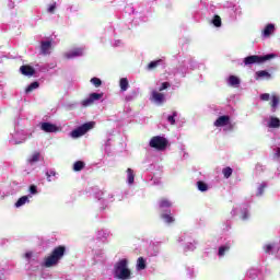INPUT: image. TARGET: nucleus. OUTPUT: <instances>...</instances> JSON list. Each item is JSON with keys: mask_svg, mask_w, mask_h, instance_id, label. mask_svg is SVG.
Instances as JSON below:
<instances>
[{"mask_svg": "<svg viewBox=\"0 0 280 280\" xmlns=\"http://www.w3.org/2000/svg\"><path fill=\"white\" fill-rule=\"evenodd\" d=\"M65 253H67V247L65 245H59L55 247L51 254L45 258L44 266L46 268H51L52 266H58L60 259L65 257Z\"/></svg>", "mask_w": 280, "mask_h": 280, "instance_id": "obj_1", "label": "nucleus"}, {"mask_svg": "<svg viewBox=\"0 0 280 280\" xmlns=\"http://www.w3.org/2000/svg\"><path fill=\"white\" fill-rule=\"evenodd\" d=\"M132 272L128 269V259L124 258L117 261L114 266L115 279L128 280Z\"/></svg>", "mask_w": 280, "mask_h": 280, "instance_id": "obj_2", "label": "nucleus"}, {"mask_svg": "<svg viewBox=\"0 0 280 280\" xmlns=\"http://www.w3.org/2000/svg\"><path fill=\"white\" fill-rule=\"evenodd\" d=\"M168 141L165 137L161 136H154L151 138L149 145L150 148H153L154 150H158V152H163L167 150Z\"/></svg>", "mask_w": 280, "mask_h": 280, "instance_id": "obj_3", "label": "nucleus"}, {"mask_svg": "<svg viewBox=\"0 0 280 280\" xmlns=\"http://www.w3.org/2000/svg\"><path fill=\"white\" fill-rule=\"evenodd\" d=\"M276 56V54H269L265 56L252 55L244 58V65H260V62H266V60H272V58Z\"/></svg>", "mask_w": 280, "mask_h": 280, "instance_id": "obj_4", "label": "nucleus"}, {"mask_svg": "<svg viewBox=\"0 0 280 280\" xmlns=\"http://www.w3.org/2000/svg\"><path fill=\"white\" fill-rule=\"evenodd\" d=\"M94 126H95V122L93 121L85 122L80 127H78L77 129L72 130L70 133V137H72V139L84 137V135H86L89 130H93Z\"/></svg>", "mask_w": 280, "mask_h": 280, "instance_id": "obj_5", "label": "nucleus"}, {"mask_svg": "<svg viewBox=\"0 0 280 280\" xmlns=\"http://www.w3.org/2000/svg\"><path fill=\"white\" fill-rule=\"evenodd\" d=\"M213 126L215 128H224V126H229L230 130H233V125H231V116L223 115L215 119Z\"/></svg>", "mask_w": 280, "mask_h": 280, "instance_id": "obj_6", "label": "nucleus"}, {"mask_svg": "<svg viewBox=\"0 0 280 280\" xmlns=\"http://www.w3.org/2000/svg\"><path fill=\"white\" fill-rule=\"evenodd\" d=\"M104 97V93H91L90 96L81 102L84 108L89 106H93L94 102L102 100Z\"/></svg>", "mask_w": 280, "mask_h": 280, "instance_id": "obj_7", "label": "nucleus"}, {"mask_svg": "<svg viewBox=\"0 0 280 280\" xmlns=\"http://www.w3.org/2000/svg\"><path fill=\"white\" fill-rule=\"evenodd\" d=\"M80 56H84V49L83 48H74V49L63 54V57L66 58V60H71L73 58H79Z\"/></svg>", "mask_w": 280, "mask_h": 280, "instance_id": "obj_8", "label": "nucleus"}, {"mask_svg": "<svg viewBox=\"0 0 280 280\" xmlns=\"http://www.w3.org/2000/svg\"><path fill=\"white\" fill-rule=\"evenodd\" d=\"M39 54L42 56H49V54H51V42L50 40L40 42Z\"/></svg>", "mask_w": 280, "mask_h": 280, "instance_id": "obj_9", "label": "nucleus"}, {"mask_svg": "<svg viewBox=\"0 0 280 280\" xmlns=\"http://www.w3.org/2000/svg\"><path fill=\"white\" fill-rule=\"evenodd\" d=\"M151 100L155 102V104H163L165 102V94L153 91L151 94Z\"/></svg>", "mask_w": 280, "mask_h": 280, "instance_id": "obj_10", "label": "nucleus"}, {"mask_svg": "<svg viewBox=\"0 0 280 280\" xmlns=\"http://www.w3.org/2000/svg\"><path fill=\"white\" fill-rule=\"evenodd\" d=\"M40 128L44 132H58V127L51 122H42Z\"/></svg>", "mask_w": 280, "mask_h": 280, "instance_id": "obj_11", "label": "nucleus"}, {"mask_svg": "<svg viewBox=\"0 0 280 280\" xmlns=\"http://www.w3.org/2000/svg\"><path fill=\"white\" fill-rule=\"evenodd\" d=\"M20 71L22 75H28L32 77L34 73H36V70L32 66H22L20 67Z\"/></svg>", "mask_w": 280, "mask_h": 280, "instance_id": "obj_12", "label": "nucleus"}, {"mask_svg": "<svg viewBox=\"0 0 280 280\" xmlns=\"http://www.w3.org/2000/svg\"><path fill=\"white\" fill-rule=\"evenodd\" d=\"M161 218L164 220V222H166V224H173V222H176V219H174V215H172V210L163 212Z\"/></svg>", "mask_w": 280, "mask_h": 280, "instance_id": "obj_13", "label": "nucleus"}, {"mask_svg": "<svg viewBox=\"0 0 280 280\" xmlns=\"http://www.w3.org/2000/svg\"><path fill=\"white\" fill-rule=\"evenodd\" d=\"M275 32V24H267L266 27L262 31V36L265 38H269L271 34Z\"/></svg>", "mask_w": 280, "mask_h": 280, "instance_id": "obj_14", "label": "nucleus"}, {"mask_svg": "<svg viewBox=\"0 0 280 280\" xmlns=\"http://www.w3.org/2000/svg\"><path fill=\"white\" fill-rule=\"evenodd\" d=\"M268 128H280V119L271 116L268 122Z\"/></svg>", "mask_w": 280, "mask_h": 280, "instance_id": "obj_15", "label": "nucleus"}, {"mask_svg": "<svg viewBox=\"0 0 280 280\" xmlns=\"http://www.w3.org/2000/svg\"><path fill=\"white\" fill-rule=\"evenodd\" d=\"M159 207L160 209H170V207H172V201L166 198H162L159 202Z\"/></svg>", "mask_w": 280, "mask_h": 280, "instance_id": "obj_16", "label": "nucleus"}, {"mask_svg": "<svg viewBox=\"0 0 280 280\" xmlns=\"http://www.w3.org/2000/svg\"><path fill=\"white\" fill-rule=\"evenodd\" d=\"M229 250H231V245L229 244H225L223 246H220L219 247V257H224V255H226V253H229Z\"/></svg>", "mask_w": 280, "mask_h": 280, "instance_id": "obj_17", "label": "nucleus"}, {"mask_svg": "<svg viewBox=\"0 0 280 280\" xmlns=\"http://www.w3.org/2000/svg\"><path fill=\"white\" fill-rule=\"evenodd\" d=\"M38 86H40V83H38V81H34L25 89V93H32V91H36Z\"/></svg>", "mask_w": 280, "mask_h": 280, "instance_id": "obj_18", "label": "nucleus"}, {"mask_svg": "<svg viewBox=\"0 0 280 280\" xmlns=\"http://www.w3.org/2000/svg\"><path fill=\"white\" fill-rule=\"evenodd\" d=\"M270 105L272 113H277V106H279V96L273 95Z\"/></svg>", "mask_w": 280, "mask_h": 280, "instance_id": "obj_19", "label": "nucleus"}, {"mask_svg": "<svg viewBox=\"0 0 280 280\" xmlns=\"http://www.w3.org/2000/svg\"><path fill=\"white\" fill-rule=\"evenodd\" d=\"M26 202H30V198L27 196H22L21 198L18 199V201L15 202V207H23V205H25Z\"/></svg>", "mask_w": 280, "mask_h": 280, "instance_id": "obj_20", "label": "nucleus"}, {"mask_svg": "<svg viewBox=\"0 0 280 280\" xmlns=\"http://www.w3.org/2000/svg\"><path fill=\"white\" fill-rule=\"evenodd\" d=\"M147 265L143 257H139L137 260V270H145Z\"/></svg>", "mask_w": 280, "mask_h": 280, "instance_id": "obj_21", "label": "nucleus"}, {"mask_svg": "<svg viewBox=\"0 0 280 280\" xmlns=\"http://www.w3.org/2000/svg\"><path fill=\"white\" fill-rule=\"evenodd\" d=\"M38 161H40V153L39 152H35L30 159H28V163L32 165L34 163H38Z\"/></svg>", "mask_w": 280, "mask_h": 280, "instance_id": "obj_22", "label": "nucleus"}, {"mask_svg": "<svg viewBox=\"0 0 280 280\" xmlns=\"http://www.w3.org/2000/svg\"><path fill=\"white\" fill-rule=\"evenodd\" d=\"M86 164L82 161H77L74 162L73 164V170L74 172H82L83 167L85 166Z\"/></svg>", "mask_w": 280, "mask_h": 280, "instance_id": "obj_23", "label": "nucleus"}, {"mask_svg": "<svg viewBox=\"0 0 280 280\" xmlns=\"http://www.w3.org/2000/svg\"><path fill=\"white\" fill-rule=\"evenodd\" d=\"M119 86H120V91H128V86H129L128 79L121 78L119 82Z\"/></svg>", "mask_w": 280, "mask_h": 280, "instance_id": "obj_24", "label": "nucleus"}, {"mask_svg": "<svg viewBox=\"0 0 280 280\" xmlns=\"http://www.w3.org/2000/svg\"><path fill=\"white\" fill-rule=\"evenodd\" d=\"M163 62V60L159 59V60H155V61H151L149 65H148V69L149 71H152L154 69H156V67H159V65H161Z\"/></svg>", "mask_w": 280, "mask_h": 280, "instance_id": "obj_25", "label": "nucleus"}, {"mask_svg": "<svg viewBox=\"0 0 280 280\" xmlns=\"http://www.w3.org/2000/svg\"><path fill=\"white\" fill-rule=\"evenodd\" d=\"M229 84L231 86H238L240 84V78L235 77V75H230L229 78Z\"/></svg>", "mask_w": 280, "mask_h": 280, "instance_id": "obj_26", "label": "nucleus"}, {"mask_svg": "<svg viewBox=\"0 0 280 280\" xmlns=\"http://www.w3.org/2000/svg\"><path fill=\"white\" fill-rule=\"evenodd\" d=\"M127 176L129 185H132V183H135V171H132V168H127Z\"/></svg>", "mask_w": 280, "mask_h": 280, "instance_id": "obj_27", "label": "nucleus"}, {"mask_svg": "<svg viewBox=\"0 0 280 280\" xmlns=\"http://www.w3.org/2000/svg\"><path fill=\"white\" fill-rule=\"evenodd\" d=\"M212 24L214 27H222V18H220V15H214L212 19Z\"/></svg>", "mask_w": 280, "mask_h": 280, "instance_id": "obj_28", "label": "nucleus"}, {"mask_svg": "<svg viewBox=\"0 0 280 280\" xmlns=\"http://www.w3.org/2000/svg\"><path fill=\"white\" fill-rule=\"evenodd\" d=\"M176 117H178V113L177 112H173V115L167 116V121H168V124H171V126H175L176 125Z\"/></svg>", "mask_w": 280, "mask_h": 280, "instance_id": "obj_29", "label": "nucleus"}, {"mask_svg": "<svg viewBox=\"0 0 280 280\" xmlns=\"http://www.w3.org/2000/svg\"><path fill=\"white\" fill-rule=\"evenodd\" d=\"M222 174H223L224 178H231V176H233V168L228 166L222 170Z\"/></svg>", "mask_w": 280, "mask_h": 280, "instance_id": "obj_30", "label": "nucleus"}, {"mask_svg": "<svg viewBox=\"0 0 280 280\" xmlns=\"http://www.w3.org/2000/svg\"><path fill=\"white\" fill-rule=\"evenodd\" d=\"M197 187L199 189V191H208L209 190V185H207V183L205 182H197Z\"/></svg>", "mask_w": 280, "mask_h": 280, "instance_id": "obj_31", "label": "nucleus"}, {"mask_svg": "<svg viewBox=\"0 0 280 280\" xmlns=\"http://www.w3.org/2000/svg\"><path fill=\"white\" fill-rule=\"evenodd\" d=\"M92 84H94V86L96 89H100V86H102V79L100 78H92L91 81H90Z\"/></svg>", "mask_w": 280, "mask_h": 280, "instance_id": "obj_32", "label": "nucleus"}, {"mask_svg": "<svg viewBox=\"0 0 280 280\" xmlns=\"http://www.w3.org/2000/svg\"><path fill=\"white\" fill-rule=\"evenodd\" d=\"M256 75H257L258 78H270L269 72L266 71V70H260V71L256 72Z\"/></svg>", "mask_w": 280, "mask_h": 280, "instance_id": "obj_33", "label": "nucleus"}, {"mask_svg": "<svg viewBox=\"0 0 280 280\" xmlns=\"http://www.w3.org/2000/svg\"><path fill=\"white\" fill-rule=\"evenodd\" d=\"M170 86H172V84L170 82H163L159 89V91H165L167 89H170Z\"/></svg>", "mask_w": 280, "mask_h": 280, "instance_id": "obj_34", "label": "nucleus"}, {"mask_svg": "<svg viewBox=\"0 0 280 280\" xmlns=\"http://www.w3.org/2000/svg\"><path fill=\"white\" fill-rule=\"evenodd\" d=\"M47 182L51 183V176H56V171H50L46 173Z\"/></svg>", "mask_w": 280, "mask_h": 280, "instance_id": "obj_35", "label": "nucleus"}, {"mask_svg": "<svg viewBox=\"0 0 280 280\" xmlns=\"http://www.w3.org/2000/svg\"><path fill=\"white\" fill-rule=\"evenodd\" d=\"M260 100H261L262 102H268V101H270V94H269V93H264V94H261V95H260Z\"/></svg>", "mask_w": 280, "mask_h": 280, "instance_id": "obj_36", "label": "nucleus"}, {"mask_svg": "<svg viewBox=\"0 0 280 280\" xmlns=\"http://www.w3.org/2000/svg\"><path fill=\"white\" fill-rule=\"evenodd\" d=\"M48 12H49L50 14H54V12H56V2L49 5Z\"/></svg>", "mask_w": 280, "mask_h": 280, "instance_id": "obj_37", "label": "nucleus"}, {"mask_svg": "<svg viewBox=\"0 0 280 280\" xmlns=\"http://www.w3.org/2000/svg\"><path fill=\"white\" fill-rule=\"evenodd\" d=\"M30 192L31 194H38V189H37L36 185H31L30 186Z\"/></svg>", "mask_w": 280, "mask_h": 280, "instance_id": "obj_38", "label": "nucleus"}, {"mask_svg": "<svg viewBox=\"0 0 280 280\" xmlns=\"http://www.w3.org/2000/svg\"><path fill=\"white\" fill-rule=\"evenodd\" d=\"M242 220H246L248 218V209H244L242 211V215H241Z\"/></svg>", "mask_w": 280, "mask_h": 280, "instance_id": "obj_39", "label": "nucleus"}, {"mask_svg": "<svg viewBox=\"0 0 280 280\" xmlns=\"http://www.w3.org/2000/svg\"><path fill=\"white\" fill-rule=\"evenodd\" d=\"M265 189H266V185H260L259 188H258L257 196H261L264 194Z\"/></svg>", "mask_w": 280, "mask_h": 280, "instance_id": "obj_40", "label": "nucleus"}, {"mask_svg": "<svg viewBox=\"0 0 280 280\" xmlns=\"http://www.w3.org/2000/svg\"><path fill=\"white\" fill-rule=\"evenodd\" d=\"M264 250L265 253H270V250H272V245L270 244L265 245Z\"/></svg>", "mask_w": 280, "mask_h": 280, "instance_id": "obj_41", "label": "nucleus"}, {"mask_svg": "<svg viewBox=\"0 0 280 280\" xmlns=\"http://www.w3.org/2000/svg\"><path fill=\"white\" fill-rule=\"evenodd\" d=\"M25 257H26V259H32V252H27V253L25 254Z\"/></svg>", "mask_w": 280, "mask_h": 280, "instance_id": "obj_42", "label": "nucleus"}, {"mask_svg": "<svg viewBox=\"0 0 280 280\" xmlns=\"http://www.w3.org/2000/svg\"><path fill=\"white\" fill-rule=\"evenodd\" d=\"M276 154L277 156H280V148L277 149Z\"/></svg>", "mask_w": 280, "mask_h": 280, "instance_id": "obj_43", "label": "nucleus"}]
</instances>
